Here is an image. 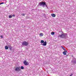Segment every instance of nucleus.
I'll return each instance as SVG.
<instances>
[{"label":"nucleus","mask_w":76,"mask_h":76,"mask_svg":"<svg viewBox=\"0 0 76 76\" xmlns=\"http://www.w3.org/2000/svg\"><path fill=\"white\" fill-rule=\"evenodd\" d=\"M55 33L54 32H52L51 33V35H54Z\"/></svg>","instance_id":"14"},{"label":"nucleus","mask_w":76,"mask_h":76,"mask_svg":"<svg viewBox=\"0 0 76 76\" xmlns=\"http://www.w3.org/2000/svg\"><path fill=\"white\" fill-rule=\"evenodd\" d=\"M44 42V40H41L40 42H41V44H42Z\"/></svg>","instance_id":"12"},{"label":"nucleus","mask_w":76,"mask_h":76,"mask_svg":"<svg viewBox=\"0 0 76 76\" xmlns=\"http://www.w3.org/2000/svg\"><path fill=\"white\" fill-rule=\"evenodd\" d=\"M5 49L6 50H8V47L7 46H6L5 47Z\"/></svg>","instance_id":"11"},{"label":"nucleus","mask_w":76,"mask_h":76,"mask_svg":"<svg viewBox=\"0 0 76 76\" xmlns=\"http://www.w3.org/2000/svg\"><path fill=\"white\" fill-rule=\"evenodd\" d=\"M61 47L62 48V49H63V48H64L63 47V46H61Z\"/></svg>","instance_id":"23"},{"label":"nucleus","mask_w":76,"mask_h":76,"mask_svg":"<svg viewBox=\"0 0 76 76\" xmlns=\"http://www.w3.org/2000/svg\"><path fill=\"white\" fill-rule=\"evenodd\" d=\"M63 50H64V51H65L66 52H67V50H66V49H65V48H63Z\"/></svg>","instance_id":"16"},{"label":"nucleus","mask_w":76,"mask_h":76,"mask_svg":"<svg viewBox=\"0 0 76 76\" xmlns=\"http://www.w3.org/2000/svg\"><path fill=\"white\" fill-rule=\"evenodd\" d=\"M10 50H11V48H12V47H11V48H9Z\"/></svg>","instance_id":"20"},{"label":"nucleus","mask_w":76,"mask_h":76,"mask_svg":"<svg viewBox=\"0 0 76 76\" xmlns=\"http://www.w3.org/2000/svg\"><path fill=\"white\" fill-rule=\"evenodd\" d=\"M66 51H64L63 52V54H64V55H66Z\"/></svg>","instance_id":"10"},{"label":"nucleus","mask_w":76,"mask_h":76,"mask_svg":"<svg viewBox=\"0 0 76 76\" xmlns=\"http://www.w3.org/2000/svg\"><path fill=\"white\" fill-rule=\"evenodd\" d=\"M22 16H25V14H22Z\"/></svg>","instance_id":"21"},{"label":"nucleus","mask_w":76,"mask_h":76,"mask_svg":"<svg viewBox=\"0 0 76 76\" xmlns=\"http://www.w3.org/2000/svg\"><path fill=\"white\" fill-rule=\"evenodd\" d=\"M73 75V74H72L70 75V76H72Z\"/></svg>","instance_id":"22"},{"label":"nucleus","mask_w":76,"mask_h":76,"mask_svg":"<svg viewBox=\"0 0 76 76\" xmlns=\"http://www.w3.org/2000/svg\"><path fill=\"white\" fill-rule=\"evenodd\" d=\"M22 44L23 45L27 46V45H28L29 43L26 41H24L22 43Z\"/></svg>","instance_id":"2"},{"label":"nucleus","mask_w":76,"mask_h":76,"mask_svg":"<svg viewBox=\"0 0 76 76\" xmlns=\"http://www.w3.org/2000/svg\"><path fill=\"white\" fill-rule=\"evenodd\" d=\"M4 2H2L0 3V5H1V4H4Z\"/></svg>","instance_id":"17"},{"label":"nucleus","mask_w":76,"mask_h":76,"mask_svg":"<svg viewBox=\"0 0 76 76\" xmlns=\"http://www.w3.org/2000/svg\"><path fill=\"white\" fill-rule=\"evenodd\" d=\"M15 70L16 72H20L21 70V69H20V66H17L15 68Z\"/></svg>","instance_id":"3"},{"label":"nucleus","mask_w":76,"mask_h":76,"mask_svg":"<svg viewBox=\"0 0 76 76\" xmlns=\"http://www.w3.org/2000/svg\"><path fill=\"white\" fill-rule=\"evenodd\" d=\"M21 69H22V70L24 69V67H23V66H21V68H20Z\"/></svg>","instance_id":"15"},{"label":"nucleus","mask_w":76,"mask_h":76,"mask_svg":"<svg viewBox=\"0 0 76 76\" xmlns=\"http://www.w3.org/2000/svg\"><path fill=\"white\" fill-rule=\"evenodd\" d=\"M39 5H40V6H44V5H46L47 6V4H46V3L43 2H41L39 4Z\"/></svg>","instance_id":"4"},{"label":"nucleus","mask_w":76,"mask_h":76,"mask_svg":"<svg viewBox=\"0 0 76 76\" xmlns=\"http://www.w3.org/2000/svg\"><path fill=\"white\" fill-rule=\"evenodd\" d=\"M12 17H15V15H12Z\"/></svg>","instance_id":"19"},{"label":"nucleus","mask_w":76,"mask_h":76,"mask_svg":"<svg viewBox=\"0 0 76 76\" xmlns=\"http://www.w3.org/2000/svg\"><path fill=\"white\" fill-rule=\"evenodd\" d=\"M9 18H12V15H9Z\"/></svg>","instance_id":"9"},{"label":"nucleus","mask_w":76,"mask_h":76,"mask_svg":"<svg viewBox=\"0 0 76 76\" xmlns=\"http://www.w3.org/2000/svg\"><path fill=\"white\" fill-rule=\"evenodd\" d=\"M8 48H10L11 47V44H10L9 45H8Z\"/></svg>","instance_id":"13"},{"label":"nucleus","mask_w":76,"mask_h":76,"mask_svg":"<svg viewBox=\"0 0 76 76\" xmlns=\"http://www.w3.org/2000/svg\"><path fill=\"white\" fill-rule=\"evenodd\" d=\"M23 63L24 65H25V66H28V65H29L28 62L26 60L24 61Z\"/></svg>","instance_id":"5"},{"label":"nucleus","mask_w":76,"mask_h":76,"mask_svg":"<svg viewBox=\"0 0 76 76\" xmlns=\"http://www.w3.org/2000/svg\"><path fill=\"white\" fill-rule=\"evenodd\" d=\"M0 37H1V38H3V37L2 35H1L0 36Z\"/></svg>","instance_id":"18"},{"label":"nucleus","mask_w":76,"mask_h":76,"mask_svg":"<svg viewBox=\"0 0 76 76\" xmlns=\"http://www.w3.org/2000/svg\"><path fill=\"white\" fill-rule=\"evenodd\" d=\"M67 35V34L66 33H63L61 35H59L58 36V37H60L62 38H66V36Z\"/></svg>","instance_id":"1"},{"label":"nucleus","mask_w":76,"mask_h":76,"mask_svg":"<svg viewBox=\"0 0 76 76\" xmlns=\"http://www.w3.org/2000/svg\"><path fill=\"white\" fill-rule=\"evenodd\" d=\"M51 16L53 18H55V17H56V15L54 14H51Z\"/></svg>","instance_id":"7"},{"label":"nucleus","mask_w":76,"mask_h":76,"mask_svg":"<svg viewBox=\"0 0 76 76\" xmlns=\"http://www.w3.org/2000/svg\"><path fill=\"white\" fill-rule=\"evenodd\" d=\"M42 45L43 46H46L47 45V42L45 41L43 43V44H42Z\"/></svg>","instance_id":"6"},{"label":"nucleus","mask_w":76,"mask_h":76,"mask_svg":"<svg viewBox=\"0 0 76 76\" xmlns=\"http://www.w3.org/2000/svg\"><path fill=\"white\" fill-rule=\"evenodd\" d=\"M44 35V34L42 33H40L39 34V36H40V37H42Z\"/></svg>","instance_id":"8"}]
</instances>
